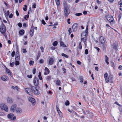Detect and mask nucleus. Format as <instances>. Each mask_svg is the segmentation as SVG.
I'll return each instance as SVG.
<instances>
[{
	"label": "nucleus",
	"instance_id": "obj_1",
	"mask_svg": "<svg viewBox=\"0 0 122 122\" xmlns=\"http://www.w3.org/2000/svg\"><path fill=\"white\" fill-rule=\"evenodd\" d=\"M64 16L65 17H67L70 13L69 9L66 4L64 5Z\"/></svg>",
	"mask_w": 122,
	"mask_h": 122
},
{
	"label": "nucleus",
	"instance_id": "obj_2",
	"mask_svg": "<svg viewBox=\"0 0 122 122\" xmlns=\"http://www.w3.org/2000/svg\"><path fill=\"white\" fill-rule=\"evenodd\" d=\"M106 17L107 20L110 23V24L113 25L115 23L114 18L111 15H108L106 16Z\"/></svg>",
	"mask_w": 122,
	"mask_h": 122
},
{
	"label": "nucleus",
	"instance_id": "obj_3",
	"mask_svg": "<svg viewBox=\"0 0 122 122\" xmlns=\"http://www.w3.org/2000/svg\"><path fill=\"white\" fill-rule=\"evenodd\" d=\"M31 89L33 92V93H34L36 95H39L40 93V92L37 87L34 86H32L31 87Z\"/></svg>",
	"mask_w": 122,
	"mask_h": 122
},
{
	"label": "nucleus",
	"instance_id": "obj_4",
	"mask_svg": "<svg viewBox=\"0 0 122 122\" xmlns=\"http://www.w3.org/2000/svg\"><path fill=\"white\" fill-rule=\"evenodd\" d=\"M6 28L4 24H2L0 27V31L3 35H4L6 31Z\"/></svg>",
	"mask_w": 122,
	"mask_h": 122
},
{
	"label": "nucleus",
	"instance_id": "obj_5",
	"mask_svg": "<svg viewBox=\"0 0 122 122\" xmlns=\"http://www.w3.org/2000/svg\"><path fill=\"white\" fill-rule=\"evenodd\" d=\"M0 107L1 109L5 110L7 112L8 111V108L7 106L4 103H2L0 105Z\"/></svg>",
	"mask_w": 122,
	"mask_h": 122
},
{
	"label": "nucleus",
	"instance_id": "obj_6",
	"mask_svg": "<svg viewBox=\"0 0 122 122\" xmlns=\"http://www.w3.org/2000/svg\"><path fill=\"white\" fill-rule=\"evenodd\" d=\"M81 39L82 41H83L84 43L85 46H86V36L82 35L81 34Z\"/></svg>",
	"mask_w": 122,
	"mask_h": 122
},
{
	"label": "nucleus",
	"instance_id": "obj_7",
	"mask_svg": "<svg viewBox=\"0 0 122 122\" xmlns=\"http://www.w3.org/2000/svg\"><path fill=\"white\" fill-rule=\"evenodd\" d=\"M31 87L30 88H24L25 92L29 95H31L32 94L33 92L32 91V90H31Z\"/></svg>",
	"mask_w": 122,
	"mask_h": 122
},
{
	"label": "nucleus",
	"instance_id": "obj_8",
	"mask_svg": "<svg viewBox=\"0 0 122 122\" xmlns=\"http://www.w3.org/2000/svg\"><path fill=\"white\" fill-rule=\"evenodd\" d=\"M33 83L35 86H38L39 83V81L38 78L35 77L33 80Z\"/></svg>",
	"mask_w": 122,
	"mask_h": 122
},
{
	"label": "nucleus",
	"instance_id": "obj_9",
	"mask_svg": "<svg viewBox=\"0 0 122 122\" xmlns=\"http://www.w3.org/2000/svg\"><path fill=\"white\" fill-rule=\"evenodd\" d=\"M13 116L14 114H13L10 113L8 115L7 117L8 118L11 120H15L16 119V117Z\"/></svg>",
	"mask_w": 122,
	"mask_h": 122
},
{
	"label": "nucleus",
	"instance_id": "obj_10",
	"mask_svg": "<svg viewBox=\"0 0 122 122\" xmlns=\"http://www.w3.org/2000/svg\"><path fill=\"white\" fill-rule=\"evenodd\" d=\"M20 57L19 52L18 51H17L15 56V60L19 61L20 60Z\"/></svg>",
	"mask_w": 122,
	"mask_h": 122
},
{
	"label": "nucleus",
	"instance_id": "obj_11",
	"mask_svg": "<svg viewBox=\"0 0 122 122\" xmlns=\"http://www.w3.org/2000/svg\"><path fill=\"white\" fill-rule=\"evenodd\" d=\"M99 42L102 44H104L105 43V40L104 37L102 36H101L99 37Z\"/></svg>",
	"mask_w": 122,
	"mask_h": 122
},
{
	"label": "nucleus",
	"instance_id": "obj_12",
	"mask_svg": "<svg viewBox=\"0 0 122 122\" xmlns=\"http://www.w3.org/2000/svg\"><path fill=\"white\" fill-rule=\"evenodd\" d=\"M78 25L77 23H75L72 25V29L74 32L76 31L78 28Z\"/></svg>",
	"mask_w": 122,
	"mask_h": 122
},
{
	"label": "nucleus",
	"instance_id": "obj_13",
	"mask_svg": "<svg viewBox=\"0 0 122 122\" xmlns=\"http://www.w3.org/2000/svg\"><path fill=\"white\" fill-rule=\"evenodd\" d=\"M34 31V27L33 25L32 24L30 31V35L31 37L33 35Z\"/></svg>",
	"mask_w": 122,
	"mask_h": 122
},
{
	"label": "nucleus",
	"instance_id": "obj_14",
	"mask_svg": "<svg viewBox=\"0 0 122 122\" xmlns=\"http://www.w3.org/2000/svg\"><path fill=\"white\" fill-rule=\"evenodd\" d=\"M16 106L15 104L12 105L10 109L11 112H13L16 110Z\"/></svg>",
	"mask_w": 122,
	"mask_h": 122
},
{
	"label": "nucleus",
	"instance_id": "obj_15",
	"mask_svg": "<svg viewBox=\"0 0 122 122\" xmlns=\"http://www.w3.org/2000/svg\"><path fill=\"white\" fill-rule=\"evenodd\" d=\"M28 99L29 101L32 103L33 105H35V101L34 99L32 97H29V98Z\"/></svg>",
	"mask_w": 122,
	"mask_h": 122
},
{
	"label": "nucleus",
	"instance_id": "obj_16",
	"mask_svg": "<svg viewBox=\"0 0 122 122\" xmlns=\"http://www.w3.org/2000/svg\"><path fill=\"white\" fill-rule=\"evenodd\" d=\"M55 83L56 85L58 86H61V83L60 80L58 78L56 79V81Z\"/></svg>",
	"mask_w": 122,
	"mask_h": 122
},
{
	"label": "nucleus",
	"instance_id": "obj_17",
	"mask_svg": "<svg viewBox=\"0 0 122 122\" xmlns=\"http://www.w3.org/2000/svg\"><path fill=\"white\" fill-rule=\"evenodd\" d=\"M1 79L4 81H6L8 80V78L7 76L4 75L1 77Z\"/></svg>",
	"mask_w": 122,
	"mask_h": 122
},
{
	"label": "nucleus",
	"instance_id": "obj_18",
	"mask_svg": "<svg viewBox=\"0 0 122 122\" xmlns=\"http://www.w3.org/2000/svg\"><path fill=\"white\" fill-rule=\"evenodd\" d=\"M44 74L45 75H46L48 74L50 72V71L49 69L46 67L45 68V69Z\"/></svg>",
	"mask_w": 122,
	"mask_h": 122
},
{
	"label": "nucleus",
	"instance_id": "obj_19",
	"mask_svg": "<svg viewBox=\"0 0 122 122\" xmlns=\"http://www.w3.org/2000/svg\"><path fill=\"white\" fill-rule=\"evenodd\" d=\"M7 102L10 103H12L13 102V101L12 98L10 97H8L7 98Z\"/></svg>",
	"mask_w": 122,
	"mask_h": 122
},
{
	"label": "nucleus",
	"instance_id": "obj_20",
	"mask_svg": "<svg viewBox=\"0 0 122 122\" xmlns=\"http://www.w3.org/2000/svg\"><path fill=\"white\" fill-rule=\"evenodd\" d=\"M16 111L17 113L18 114L21 113L22 112V109L20 108H17L16 109Z\"/></svg>",
	"mask_w": 122,
	"mask_h": 122
},
{
	"label": "nucleus",
	"instance_id": "obj_21",
	"mask_svg": "<svg viewBox=\"0 0 122 122\" xmlns=\"http://www.w3.org/2000/svg\"><path fill=\"white\" fill-rule=\"evenodd\" d=\"M54 62V60L52 58H50L49 60V65H52Z\"/></svg>",
	"mask_w": 122,
	"mask_h": 122
},
{
	"label": "nucleus",
	"instance_id": "obj_22",
	"mask_svg": "<svg viewBox=\"0 0 122 122\" xmlns=\"http://www.w3.org/2000/svg\"><path fill=\"white\" fill-rule=\"evenodd\" d=\"M60 46H62L63 47H66V45L64 44V43L61 41H60Z\"/></svg>",
	"mask_w": 122,
	"mask_h": 122
},
{
	"label": "nucleus",
	"instance_id": "obj_23",
	"mask_svg": "<svg viewBox=\"0 0 122 122\" xmlns=\"http://www.w3.org/2000/svg\"><path fill=\"white\" fill-rule=\"evenodd\" d=\"M88 32V30L86 29L85 32H83L81 34L82 35L86 36L87 35Z\"/></svg>",
	"mask_w": 122,
	"mask_h": 122
},
{
	"label": "nucleus",
	"instance_id": "obj_24",
	"mask_svg": "<svg viewBox=\"0 0 122 122\" xmlns=\"http://www.w3.org/2000/svg\"><path fill=\"white\" fill-rule=\"evenodd\" d=\"M6 71L7 74H8L9 75H11V73L10 72V70L8 69H6Z\"/></svg>",
	"mask_w": 122,
	"mask_h": 122
},
{
	"label": "nucleus",
	"instance_id": "obj_25",
	"mask_svg": "<svg viewBox=\"0 0 122 122\" xmlns=\"http://www.w3.org/2000/svg\"><path fill=\"white\" fill-rule=\"evenodd\" d=\"M114 48L116 49L118 46V43L117 42H116L114 44Z\"/></svg>",
	"mask_w": 122,
	"mask_h": 122
},
{
	"label": "nucleus",
	"instance_id": "obj_26",
	"mask_svg": "<svg viewBox=\"0 0 122 122\" xmlns=\"http://www.w3.org/2000/svg\"><path fill=\"white\" fill-rule=\"evenodd\" d=\"M24 33V30H20L19 33L20 35H23Z\"/></svg>",
	"mask_w": 122,
	"mask_h": 122
},
{
	"label": "nucleus",
	"instance_id": "obj_27",
	"mask_svg": "<svg viewBox=\"0 0 122 122\" xmlns=\"http://www.w3.org/2000/svg\"><path fill=\"white\" fill-rule=\"evenodd\" d=\"M57 44L58 42L57 41H55L53 43L52 45L54 46H56L57 45Z\"/></svg>",
	"mask_w": 122,
	"mask_h": 122
},
{
	"label": "nucleus",
	"instance_id": "obj_28",
	"mask_svg": "<svg viewBox=\"0 0 122 122\" xmlns=\"http://www.w3.org/2000/svg\"><path fill=\"white\" fill-rule=\"evenodd\" d=\"M56 110L57 112H59L61 111L59 109V106L58 104L56 105Z\"/></svg>",
	"mask_w": 122,
	"mask_h": 122
},
{
	"label": "nucleus",
	"instance_id": "obj_29",
	"mask_svg": "<svg viewBox=\"0 0 122 122\" xmlns=\"http://www.w3.org/2000/svg\"><path fill=\"white\" fill-rule=\"evenodd\" d=\"M59 117L61 118L63 117V115L62 112L61 111L58 112Z\"/></svg>",
	"mask_w": 122,
	"mask_h": 122
},
{
	"label": "nucleus",
	"instance_id": "obj_30",
	"mask_svg": "<svg viewBox=\"0 0 122 122\" xmlns=\"http://www.w3.org/2000/svg\"><path fill=\"white\" fill-rule=\"evenodd\" d=\"M55 1L57 6H58L60 5V0H55Z\"/></svg>",
	"mask_w": 122,
	"mask_h": 122
},
{
	"label": "nucleus",
	"instance_id": "obj_31",
	"mask_svg": "<svg viewBox=\"0 0 122 122\" xmlns=\"http://www.w3.org/2000/svg\"><path fill=\"white\" fill-rule=\"evenodd\" d=\"M78 47L80 49H81L82 48V46L81 45V42H80L79 43V44L78 46Z\"/></svg>",
	"mask_w": 122,
	"mask_h": 122
},
{
	"label": "nucleus",
	"instance_id": "obj_32",
	"mask_svg": "<svg viewBox=\"0 0 122 122\" xmlns=\"http://www.w3.org/2000/svg\"><path fill=\"white\" fill-rule=\"evenodd\" d=\"M38 77H39V79L40 80H41L42 79V78L41 76V73L40 72H39V74L38 76Z\"/></svg>",
	"mask_w": 122,
	"mask_h": 122
},
{
	"label": "nucleus",
	"instance_id": "obj_33",
	"mask_svg": "<svg viewBox=\"0 0 122 122\" xmlns=\"http://www.w3.org/2000/svg\"><path fill=\"white\" fill-rule=\"evenodd\" d=\"M20 64V62L19 61H15V65L16 66L19 65Z\"/></svg>",
	"mask_w": 122,
	"mask_h": 122
},
{
	"label": "nucleus",
	"instance_id": "obj_34",
	"mask_svg": "<svg viewBox=\"0 0 122 122\" xmlns=\"http://www.w3.org/2000/svg\"><path fill=\"white\" fill-rule=\"evenodd\" d=\"M61 55L62 56L65 57L66 58H68V56L67 55L64 53H62L61 54Z\"/></svg>",
	"mask_w": 122,
	"mask_h": 122
},
{
	"label": "nucleus",
	"instance_id": "obj_35",
	"mask_svg": "<svg viewBox=\"0 0 122 122\" xmlns=\"http://www.w3.org/2000/svg\"><path fill=\"white\" fill-rule=\"evenodd\" d=\"M69 104V102L68 100L66 101L65 102V104L66 106L68 105Z\"/></svg>",
	"mask_w": 122,
	"mask_h": 122
},
{
	"label": "nucleus",
	"instance_id": "obj_36",
	"mask_svg": "<svg viewBox=\"0 0 122 122\" xmlns=\"http://www.w3.org/2000/svg\"><path fill=\"white\" fill-rule=\"evenodd\" d=\"M106 82L107 83L109 82V80L108 77L105 78Z\"/></svg>",
	"mask_w": 122,
	"mask_h": 122
},
{
	"label": "nucleus",
	"instance_id": "obj_37",
	"mask_svg": "<svg viewBox=\"0 0 122 122\" xmlns=\"http://www.w3.org/2000/svg\"><path fill=\"white\" fill-rule=\"evenodd\" d=\"M118 5H122V0H121L118 3Z\"/></svg>",
	"mask_w": 122,
	"mask_h": 122
},
{
	"label": "nucleus",
	"instance_id": "obj_38",
	"mask_svg": "<svg viewBox=\"0 0 122 122\" xmlns=\"http://www.w3.org/2000/svg\"><path fill=\"white\" fill-rule=\"evenodd\" d=\"M80 82H82L83 81V78L82 76H80Z\"/></svg>",
	"mask_w": 122,
	"mask_h": 122
},
{
	"label": "nucleus",
	"instance_id": "obj_39",
	"mask_svg": "<svg viewBox=\"0 0 122 122\" xmlns=\"http://www.w3.org/2000/svg\"><path fill=\"white\" fill-rule=\"evenodd\" d=\"M82 14L81 13H77L75 14V15H76L77 16H80L81 15H82Z\"/></svg>",
	"mask_w": 122,
	"mask_h": 122
},
{
	"label": "nucleus",
	"instance_id": "obj_40",
	"mask_svg": "<svg viewBox=\"0 0 122 122\" xmlns=\"http://www.w3.org/2000/svg\"><path fill=\"white\" fill-rule=\"evenodd\" d=\"M29 15H26L24 17V19L25 20H27V19L29 17Z\"/></svg>",
	"mask_w": 122,
	"mask_h": 122
},
{
	"label": "nucleus",
	"instance_id": "obj_41",
	"mask_svg": "<svg viewBox=\"0 0 122 122\" xmlns=\"http://www.w3.org/2000/svg\"><path fill=\"white\" fill-rule=\"evenodd\" d=\"M15 51H13L12 53L11 54V56L12 57H14L15 55Z\"/></svg>",
	"mask_w": 122,
	"mask_h": 122
},
{
	"label": "nucleus",
	"instance_id": "obj_42",
	"mask_svg": "<svg viewBox=\"0 0 122 122\" xmlns=\"http://www.w3.org/2000/svg\"><path fill=\"white\" fill-rule=\"evenodd\" d=\"M108 74L107 73H105L104 75V78L108 77Z\"/></svg>",
	"mask_w": 122,
	"mask_h": 122
},
{
	"label": "nucleus",
	"instance_id": "obj_43",
	"mask_svg": "<svg viewBox=\"0 0 122 122\" xmlns=\"http://www.w3.org/2000/svg\"><path fill=\"white\" fill-rule=\"evenodd\" d=\"M10 65L12 67H13L14 65V62H12V63H10Z\"/></svg>",
	"mask_w": 122,
	"mask_h": 122
},
{
	"label": "nucleus",
	"instance_id": "obj_44",
	"mask_svg": "<svg viewBox=\"0 0 122 122\" xmlns=\"http://www.w3.org/2000/svg\"><path fill=\"white\" fill-rule=\"evenodd\" d=\"M22 52L23 53H25L27 51L26 50V49H24L23 48L22 49Z\"/></svg>",
	"mask_w": 122,
	"mask_h": 122
},
{
	"label": "nucleus",
	"instance_id": "obj_45",
	"mask_svg": "<svg viewBox=\"0 0 122 122\" xmlns=\"http://www.w3.org/2000/svg\"><path fill=\"white\" fill-rule=\"evenodd\" d=\"M32 72L33 74H35L36 72V69L35 68H34L33 69Z\"/></svg>",
	"mask_w": 122,
	"mask_h": 122
},
{
	"label": "nucleus",
	"instance_id": "obj_46",
	"mask_svg": "<svg viewBox=\"0 0 122 122\" xmlns=\"http://www.w3.org/2000/svg\"><path fill=\"white\" fill-rule=\"evenodd\" d=\"M9 11H7L5 13V15L6 16H8L9 15Z\"/></svg>",
	"mask_w": 122,
	"mask_h": 122
},
{
	"label": "nucleus",
	"instance_id": "obj_47",
	"mask_svg": "<svg viewBox=\"0 0 122 122\" xmlns=\"http://www.w3.org/2000/svg\"><path fill=\"white\" fill-rule=\"evenodd\" d=\"M17 25L20 27H22V24L21 23H18Z\"/></svg>",
	"mask_w": 122,
	"mask_h": 122
},
{
	"label": "nucleus",
	"instance_id": "obj_48",
	"mask_svg": "<svg viewBox=\"0 0 122 122\" xmlns=\"http://www.w3.org/2000/svg\"><path fill=\"white\" fill-rule=\"evenodd\" d=\"M88 53V51L87 49L85 50V54L86 55Z\"/></svg>",
	"mask_w": 122,
	"mask_h": 122
},
{
	"label": "nucleus",
	"instance_id": "obj_49",
	"mask_svg": "<svg viewBox=\"0 0 122 122\" xmlns=\"http://www.w3.org/2000/svg\"><path fill=\"white\" fill-rule=\"evenodd\" d=\"M112 66L114 68H115V64L113 62L112 63Z\"/></svg>",
	"mask_w": 122,
	"mask_h": 122
},
{
	"label": "nucleus",
	"instance_id": "obj_50",
	"mask_svg": "<svg viewBox=\"0 0 122 122\" xmlns=\"http://www.w3.org/2000/svg\"><path fill=\"white\" fill-rule=\"evenodd\" d=\"M34 63V62L33 61H30L29 62V64L30 65H33Z\"/></svg>",
	"mask_w": 122,
	"mask_h": 122
},
{
	"label": "nucleus",
	"instance_id": "obj_51",
	"mask_svg": "<svg viewBox=\"0 0 122 122\" xmlns=\"http://www.w3.org/2000/svg\"><path fill=\"white\" fill-rule=\"evenodd\" d=\"M39 62L40 63H43L44 62V61L42 59H41L40 60Z\"/></svg>",
	"mask_w": 122,
	"mask_h": 122
},
{
	"label": "nucleus",
	"instance_id": "obj_52",
	"mask_svg": "<svg viewBox=\"0 0 122 122\" xmlns=\"http://www.w3.org/2000/svg\"><path fill=\"white\" fill-rule=\"evenodd\" d=\"M68 31L70 35V34L71 33V28H69L68 30Z\"/></svg>",
	"mask_w": 122,
	"mask_h": 122
},
{
	"label": "nucleus",
	"instance_id": "obj_53",
	"mask_svg": "<svg viewBox=\"0 0 122 122\" xmlns=\"http://www.w3.org/2000/svg\"><path fill=\"white\" fill-rule=\"evenodd\" d=\"M41 22L42 24L44 25H45L46 24L45 22L43 20H41Z\"/></svg>",
	"mask_w": 122,
	"mask_h": 122
},
{
	"label": "nucleus",
	"instance_id": "obj_54",
	"mask_svg": "<svg viewBox=\"0 0 122 122\" xmlns=\"http://www.w3.org/2000/svg\"><path fill=\"white\" fill-rule=\"evenodd\" d=\"M105 60H108V57L106 55L105 56Z\"/></svg>",
	"mask_w": 122,
	"mask_h": 122
},
{
	"label": "nucleus",
	"instance_id": "obj_55",
	"mask_svg": "<svg viewBox=\"0 0 122 122\" xmlns=\"http://www.w3.org/2000/svg\"><path fill=\"white\" fill-rule=\"evenodd\" d=\"M15 13L16 15L18 16L19 15V14L17 10H16Z\"/></svg>",
	"mask_w": 122,
	"mask_h": 122
},
{
	"label": "nucleus",
	"instance_id": "obj_56",
	"mask_svg": "<svg viewBox=\"0 0 122 122\" xmlns=\"http://www.w3.org/2000/svg\"><path fill=\"white\" fill-rule=\"evenodd\" d=\"M72 45H73V46L74 47L76 45V44L75 42H74L72 41Z\"/></svg>",
	"mask_w": 122,
	"mask_h": 122
},
{
	"label": "nucleus",
	"instance_id": "obj_57",
	"mask_svg": "<svg viewBox=\"0 0 122 122\" xmlns=\"http://www.w3.org/2000/svg\"><path fill=\"white\" fill-rule=\"evenodd\" d=\"M77 63L78 65H80L81 64V62L80 61H77Z\"/></svg>",
	"mask_w": 122,
	"mask_h": 122
},
{
	"label": "nucleus",
	"instance_id": "obj_58",
	"mask_svg": "<svg viewBox=\"0 0 122 122\" xmlns=\"http://www.w3.org/2000/svg\"><path fill=\"white\" fill-rule=\"evenodd\" d=\"M47 79L48 80H49L51 79V77L50 76H48L47 77Z\"/></svg>",
	"mask_w": 122,
	"mask_h": 122
},
{
	"label": "nucleus",
	"instance_id": "obj_59",
	"mask_svg": "<svg viewBox=\"0 0 122 122\" xmlns=\"http://www.w3.org/2000/svg\"><path fill=\"white\" fill-rule=\"evenodd\" d=\"M70 18L68 19L67 20V22L69 24H70L71 23V22L70 21Z\"/></svg>",
	"mask_w": 122,
	"mask_h": 122
},
{
	"label": "nucleus",
	"instance_id": "obj_60",
	"mask_svg": "<svg viewBox=\"0 0 122 122\" xmlns=\"http://www.w3.org/2000/svg\"><path fill=\"white\" fill-rule=\"evenodd\" d=\"M40 49L41 51L42 52H43L44 51V48L42 46H41L40 47Z\"/></svg>",
	"mask_w": 122,
	"mask_h": 122
},
{
	"label": "nucleus",
	"instance_id": "obj_61",
	"mask_svg": "<svg viewBox=\"0 0 122 122\" xmlns=\"http://www.w3.org/2000/svg\"><path fill=\"white\" fill-rule=\"evenodd\" d=\"M94 48L97 49L98 52H99L100 50V49L99 48L97 47H95Z\"/></svg>",
	"mask_w": 122,
	"mask_h": 122
},
{
	"label": "nucleus",
	"instance_id": "obj_62",
	"mask_svg": "<svg viewBox=\"0 0 122 122\" xmlns=\"http://www.w3.org/2000/svg\"><path fill=\"white\" fill-rule=\"evenodd\" d=\"M4 115V114L3 112H0V116H3Z\"/></svg>",
	"mask_w": 122,
	"mask_h": 122
},
{
	"label": "nucleus",
	"instance_id": "obj_63",
	"mask_svg": "<svg viewBox=\"0 0 122 122\" xmlns=\"http://www.w3.org/2000/svg\"><path fill=\"white\" fill-rule=\"evenodd\" d=\"M118 68L120 70H122V66H121V65L119 66L118 67Z\"/></svg>",
	"mask_w": 122,
	"mask_h": 122
},
{
	"label": "nucleus",
	"instance_id": "obj_64",
	"mask_svg": "<svg viewBox=\"0 0 122 122\" xmlns=\"http://www.w3.org/2000/svg\"><path fill=\"white\" fill-rule=\"evenodd\" d=\"M27 76L28 78H31L32 77V76L31 75H28Z\"/></svg>",
	"mask_w": 122,
	"mask_h": 122
}]
</instances>
